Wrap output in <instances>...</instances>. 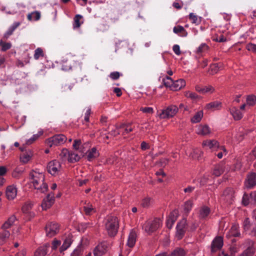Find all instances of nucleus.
<instances>
[{"label": "nucleus", "mask_w": 256, "mask_h": 256, "mask_svg": "<svg viewBox=\"0 0 256 256\" xmlns=\"http://www.w3.org/2000/svg\"><path fill=\"white\" fill-rule=\"evenodd\" d=\"M34 171L30 172V178L32 180L31 182L33 184L35 189L38 190L42 193H44L48 190V184L44 182V176L42 174H34Z\"/></svg>", "instance_id": "obj_1"}, {"label": "nucleus", "mask_w": 256, "mask_h": 256, "mask_svg": "<svg viewBox=\"0 0 256 256\" xmlns=\"http://www.w3.org/2000/svg\"><path fill=\"white\" fill-rule=\"evenodd\" d=\"M105 228L110 236H114L119 228L118 218L114 216H108L104 220Z\"/></svg>", "instance_id": "obj_2"}, {"label": "nucleus", "mask_w": 256, "mask_h": 256, "mask_svg": "<svg viewBox=\"0 0 256 256\" xmlns=\"http://www.w3.org/2000/svg\"><path fill=\"white\" fill-rule=\"evenodd\" d=\"M66 137L63 134H55L46 140L48 146L52 148L64 144L66 140Z\"/></svg>", "instance_id": "obj_3"}, {"label": "nucleus", "mask_w": 256, "mask_h": 256, "mask_svg": "<svg viewBox=\"0 0 256 256\" xmlns=\"http://www.w3.org/2000/svg\"><path fill=\"white\" fill-rule=\"evenodd\" d=\"M246 249L239 256H253L256 252L255 242L250 240L246 239L242 244Z\"/></svg>", "instance_id": "obj_4"}, {"label": "nucleus", "mask_w": 256, "mask_h": 256, "mask_svg": "<svg viewBox=\"0 0 256 256\" xmlns=\"http://www.w3.org/2000/svg\"><path fill=\"white\" fill-rule=\"evenodd\" d=\"M162 225V220L159 218H155L152 221L146 222L143 226L144 230L149 234L158 229Z\"/></svg>", "instance_id": "obj_5"}, {"label": "nucleus", "mask_w": 256, "mask_h": 256, "mask_svg": "<svg viewBox=\"0 0 256 256\" xmlns=\"http://www.w3.org/2000/svg\"><path fill=\"white\" fill-rule=\"evenodd\" d=\"M178 108L175 105H170L166 109L162 110L159 114L162 119L168 118L173 117L178 112Z\"/></svg>", "instance_id": "obj_6"}, {"label": "nucleus", "mask_w": 256, "mask_h": 256, "mask_svg": "<svg viewBox=\"0 0 256 256\" xmlns=\"http://www.w3.org/2000/svg\"><path fill=\"white\" fill-rule=\"evenodd\" d=\"M186 218L182 219L177 224L176 236L178 240L182 239L184 236L186 230Z\"/></svg>", "instance_id": "obj_7"}, {"label": "nucleus", "mask_w": 256, "mask_h": 256, "mask_svg": "<svg viewBox=\"0 0 256 256\" xmlns=\"http://www.w3.org/2000/svg\"><path fill=\"white\" fill-rule=\"evenodd\" d=\"M244 186L247 189L252 188L256 186V173L250 172L246 176L244 182Z\"/></svg>", "instance_id": "obj_8"}, {"label": "nucleus", "mask_w": 256, "mask_h": 256, "mask_svg": "<svg viewBox=\"0 0 256 256\" xmlns=\"http://www.w3.org/2000/svg\"><path fill=\"white\" fill-rule=\"evenodd\" d=\"M61 168L60 162L56 160H54L50 162L47 166V170L48 173L52 176L56 175Z\"/></svg>", "instance_id": "obj_9"}, {"label": "nucleus", "mask_w": 256, "mask_h": 256, "mask_svg": "<svg viewBox=\"0 0 256 256\" xmlns=\"http://www.w3.org/2000/svg\"><path fill=\"white\" fill-rule=\"evenodd\" d=\"M234 191L232 188H228L223 192L222 198L228 204H232L234 198Z\"/></svg>", "instance_id": "obj_10"}, {"label": "nucleus", "mask_w": 256, "mask_h": 256, "mask_svg": "<svg viewBox=\"0 0 256 256\" xmlns=\"http://www.w3.org/2000/svg\"><path fill=\"white\" fill-rule=\"evenodd\" d=\"M46 235L48 237H52L58 232V226L56 223L50 222L45 227Z\"/></svg>", "instance_id": "obj_11"}, {"label": "nucleus", "mask_w": 256, "mask_h": 256, "mask_svg": "<svg viewBox=\"0 0 256 256\" xmlns=\"http://www.w3.org/2000/svg\"><path fill=\"white\" fill-rule=\"evenodd\" d=\"M54 194L52 192L48 194L41 204L42 210H46L50 208L54 204Z\"/></svg>", "instance_id": "obj_12"}, {"label": "nucleus", "mask_w": 256, "mask_h": 256, "mask_svg": "<svg viewBox=\"0 0 256 256\" xmlns=\"http://www.w3.org/2000/svg\"><path fill=\"white\" fill-rule=\"evenodd\" d=\"M223 244L222 238L220 236L216 237L211 244V252L214 253L220 250L222 247Z\"/></svg>", "instance_id": "obj_13"}, {"label": "nucleus", "mask_w": 256, "mask_h": 256, "mask_svg": "<svg viewBox=\"0 0 256 256\" xmlns=\"http://www.w3.org/2000/svg\"><path fill=\"white\" fill-rule=\"evenodd\" d=\"M6 194L8 199L14 200L16 196L17 190L14 186H9L7 187Z\"/></svg>", "instance_id": "obj_14"}, {"label": "nucleus", "mask_w": 256, "mask_h": 256, "mask_svg": "<svg viewBox=\"0 0 256 256\" xmlns=\"http://www.w3.org/2000/svg\"><path fill=\"white\" fill-rule=\"evenodd\" d=\"M72 242V236L68 234L66 236L62 245L60 248V252L62 253L68 249L71 245Z\"/></svg>", "instance_id": "obj_15"}, {"label": "nucleus", "mask_w": 256, "mask_h": 256, "mask_svg": "<svg viewBox=\"0 0 256 256\" xmlns=\"http://www.w3.org/2000/svg\"><path fill=\"white\" fill-rule=\"evenodd\" d=\"M136 231L133 229L131 230L130 232L127 242V245L130 248H132L134 246L136 242Z\"/></svg>", "instance_id": "obj_16"}, {"label": "nucleus", "mask_w": 256, "mask_h": 256, "mask_svg": "<svg viewBox=\"0 0 256 256\" xmlns=\"http://www.w3.org/2000/svg\"><path fill=\"white\" fill-rule=\"evenodd\" d=\"M210 208L207 206H202L199 210L198 218L200 220L205 219L210 214Z\"/></svg>", "instance_id": "obj_17"}, {"label": "nucleus", "mask_w": 256, "mask_h": 256, "mask_svg": "<svg viewBox=\"0 0 256 256\" xmlns=\"http://www.w3.org/2000/svg\"><path fill=\"white\" fill-rule=\"evenodd\" d=\"M196 90L197 92L202 94H204L207 92L212 93L214 90V88L212 86H196Z\"/></svg>", "instance_id": "obj_18"}, {"label": "nucleus", "mask_w": 256, "mask_h": 256, "mask_svg": "<svg viewBox=\"0 0 256 256\" xmlns=\"http://www.w3.org/2000/svg\"><path fill=\"white\" fill-rule=\"evenodd\" d=\"M50 247L48 244L39 247L34 252V256H45L48 252V248Z\"/></svg>", "instance_id": "obj_19"}, {"label": "nucleus", "mask_w": 256, "mask_h": 256, "mask_svg": "<svg viewBox=\"0 0 256 256\" xmlns=\"http://www.w3.org/2000/svg\"><path fill=\"white\" fill-rule=\"evenodd\" d=\"M222 108V102L219 101L210 102L206 106V109L208 110H219Z\"/></svg>", "instance_id": "obj_20"}, {"label": "nucleus", "mask_w": 256, "mask_h": 256, "mask_svg": "<svg viewBox=\"0 0 256 256\" xmlns=\"http://www.w3.org/2000/svg\"><path fill=\"white\" fill-rule=\"evenodd\" d=\"M230 110L231 114L235 120H238L242 118V114L238 108L232 107L230 109Z\"/></svg>", "instance_id": "obj_21"}, {"label": "nucleus", "mask_w": 256, "mask_h": 256, "mask_svg": "<svg viewBox=\"0 0 256 256\" xmlns=\"http://www.w3.org/2000/svg\"><path fill=\"white\" fill-rule=\"evenodd\" d=\"M174 33L178 34L180 36L185 37L188 35V32L184 28L180 25L176 26L173 28Z\"/></svg>", "instance_id": "obj_22"}, {"label": "nucleus", "mask_w": 256, "mask_h": 256, "mask_svg": "<svg viewBox=\"0 0 256 256\" xmlns=\"http://www.w3.org/2000/svg\"><path fill=\"white\" fill-rule=\"evenodd\" d=\"M186 86V82L183 79H180L176 81H174L172 86V90L176 91Z\"/></svg>", "instance_id": "obj_23"}, {"label": "nucleus", "mask_w": 256, "mask_h": 256, "mask_svg": "<svg viewBox=\"0 0 256 256\" xmlns=\"http://www.w3.org/2000/svg\"><path fill=\"white\" fill-rule=\"evenodd\" d=\"M87 159L88 161L90 162L92 160L96 158L99 156V153L97 151L96 148H92L91 150H88L86 152Z\"/></svg>", "instance_id": "obj_24"}, {"label": "nucleus", "mask_w": 256, "mask_h": 256, "mask_svg": "<svg viewBox=\"0 0 256 256\" xmlns=\"http://www.w3.org/2000/svg\"><path fill=\"white\" fill-rule=\"evenodd\" d=\"M218 141L212 140H206L202 142L203 146H207L210 148L216 149L218 147Z\"/></svg>", "instance_id": "obj_25"}, {"label": "nucleus", "mask_w": 256, "mask_h": 256, "mask_svg": "<svg viewBox=\"0 0 256 256\" xmlns=\"http://www.w3.org/2000/svg\"><path fill=\"white\" fill-rule=\"evenodd\" d=\"M20 25V22H15L11 26L4 34V38L7 39L12 35L14 31Z\"/></svg>", "instance_id": "obj_26"}, {"label": "nucleus", "mask_w": 256, "mask_h": 256, "mask_svg": "<svg viewBox=\"0 0 256 256\" xmlns=\"http://www.w3.org/2000/svg\"><path fill=\"white\" fill-rule=\"evenodd\" d=\"M10 236L9 231L3 230L2 232L0 233V246L2 245L6 241Z\"/></svg>", "instance_id": "obj_27"}, {"label": "nucleus", "mask_w": 256, "mask_h": 256, "mask_svg": "<svg viewBox=\"0 0 256 256\" xmlns=\"http://www.w3.org/2000/svg\"><path fill=\"white\" fill-rule=\"evenodd\" d=\"M74 86V83L65 84H62L61 92L64 94H68L72 90Z\"/></svg>", "instance_id": "obj_28"}, {"label": "nucleus", "mask_w": 256, "mask_h": 256, "mask_svg": "<svg viewBox=\"0 0 256 256\" xmlns=\"http://www.w3.org/2000/svg\"><path fill=\"white\" fill-rule=\"evenodd\" d=\"M16 220L14 216H12L9 218L2 224V228L3 230H6L10 228L14 224Z\"/></svg>", "instance_id": "obj_29"}, {"label": "nucleus", "mask_w": 256, "mask_h": 256, "mask_svg": "<svg viewBox=\"0 0 256 256\" xmlns=\"http://www.w3.org/2000/svg\"><path fill=\"white\" fill-rule=\"evenodd\" d=\"M186 252L184 249L180 248H176L168 256H185Z\"/></svg>", "instance_id": "obj_30"}, {"label": "nucleus", "mask_w": 256, "mask_h": 256, "mask_svg": "<svg viewBox=\"0 0 256 256\" xmlns=\"http://www.w3.org/2000/svg\"><path fill=\"white\" fill-rule=\"evenodd\" d=\"M224 172V166L222 164H217L214 166L212 174L216 176H220Z\"/></svg>", "instance_id": "obj_31"}, {"label": "nucleus", "mask_w": 256, "mask_h": 256, "mask_svg": "<svg viewBox=\"0 0 256 256\" xmlns=\"http://www.w3.org/2000/svg\"><path fill=\"white\" fill-rule=\"evenodd\" d=\"M80 159V156L74 152H70L69 154L68 160L72 163L76 162Z\"/></svg>", "instance_id": "obj_32"}, {"label": "nucleus", "mask_w": 256, "mask_h": 256, "mask_svg": "<svg viewBox=\"0 0 256 256\" xmlns=\"http://www.w3.org/2000/svg\"><path fill=\"white\" fill-rule=\"evenodd\" d=\"M40 18V13L38 11H34L28 15V19L29 20H38Z\"/></svg>", "instance_id": "obj_33"}, {"label": "nucleus", "mask_w": 256, "mask_h": 256, "mask_svg": "<svg viewBox=\"0 0 256 256\" xmlns=\"http://www.w3.org/2000/svg\"><path fill=\"white\" fill-rule=\"evenodd\" d=\"M222 64L221 63L213 64L210 66V70L212 74L217 73L220 68L222 67Z\"/></svg>", "instance_id": "obj_34"}, {"label": "nucleus", "mask_w": 256, "mask_h": 256, "mask_svg": "<svg viewBox=\"0 0 256 256\" xmlns=\"http://www.w3.org/2000/svg\"><path fill=\"white\" fill-rule=\"evenodd\" d=\"M203 116L202 110H200L196 112L194 116L192 118L191 122L192 123H198L200 122Z\"/></svg>", "instance_id": "obj_35"}, {"label": "nucleus", "mask_w": 256, "mask_h": 256, "mask_svg": "<svg viewBox=\"0 0 256 256\" xmlns=\"http://www.w3.org/2000/svg\"><path fill=\"white\" fill-rule=\"evenodd\" d=\"M210 129L208 125L200 126L198 128V134L202 135H206L210 133Z\"/></svg>", "instance_id": "obj_36"}, {"label": "nucleus", "mask_w": 256, "mask_h": 256, "mask_svg": "<svg viewBox=\"0 0 256 256\" xmlns=\"http://www.w3.org/2000/svg\"><path fill=\"white\" fill-rule=\"evenodd\" d=\"M162 82L166 87L170 88L172 90V86L174 84V80L168 76H166L165 78H163Z\"/></svg>", "instance_id": "obj_37"}, {"label": "nucleus", "mask_w": 256, "mask_h": 256, "mask_svg": "<svg viewBox=\"0 0 256 256\" xmlns=\"http://www.w3.org/2000/svg\"><path fill=\"white\" fill-rule=\"evenodd\" d=\"M131 124L128 123L127 124H122L120 126L118 127L119 129L124 128V131L122 132V134H127L133 130V128L130 127Z\"/></svg>", "instance_id": "obj_38"}, {"label": "nucleus", "mask_w": 256, "mask_h": 256, "mask_svg": "<svg viewBox=\"0 0 256 256\" xmlns=\"http://www.w3.org/2000/svg\"><path fill=\"white\" fill-rule=\"evenodd\" d=\"M239 226L237 224H234L230 230V234L232 236L234 237H238L240 235V234L238 230Z\"/></svg>", "instance_id": "obj_39"}, {"label": "nucleus", "mask_w": 256, "mask_h": 256, "mask_svg": "<svg viewBox=\"0 0 256 256\" xmlns=\"http://www.w3.org/2000/svg\"><path fill=\"white\" fill-rule=\"evenodd\" d=\"M70 152L66 148H63L59 154V156L62 161L68 160Z\"/></svg>", "instance_id": "obj_40"}, {"label": "nucleus", "mask_w": 256, "mask_h": 256, "mask_svg": "<svg viewBox=\"0 0 256 256\" xmlns=\"http://www.w3.org/2000/svg\"><path fill=\"white\" fill-rule=\"evenodd\" d=\"M84 210L86 215L90 216L96 212L95 209L91 204H88L87 206H84Z\"/></svg>", "instance_id": "obj_41"}, {"label": "nucleus", "mask_w": 256, "mask_h": 256, "mask_svg": "<svg viewBox=\"0 0 256 256\" xmlns=\"http://www.w3.org/2000/svg\"><path fill=\"white\" fill-rule=\"evenodd\" d=\"M92 223L88 222H81L78 224V229L80 231L84 232L88 228L92 226Z\"/></svg>", "instance_id": "obj_42"}, {"label": "nucleus", "mask_w": 256, "mask_h": 256, "mask_svg": "<svg viewBox=\"0 0 256 256\" xmlns=\"http://www.w3.org/2000/svg\"><path fill=\"white\" fill-rule=\"evenodd\" d=\"M176 214H177V212L175 210L173 211L170 213L169 216H168V220H170V227L172 226L174 222L176 220V218H177Z\"/></svg>", "instance_id": "obj_43"}, {"label": "nucleus", "mask_w": 256, "mask_h": 256, "mask_svg": "<svg viewBox=\"0 0 256 256\" xmlns=\"http://www.w3.org/2000/svg\"><path fill=\"white\" fill-rule=\"evenodd\" d=\"M193 205L192 202L190 200L186 201L184 205V210L186 212L188 213L192 210Z\"/></svg>", "instance_id": "obj_44"}, {"label": "nucleus", "mask_w": 256, "mask_h": 256, "mask_svg": "<svg viewBox=\"0 0 256 256\" xmlns=\"http://www.w3.org/2000/svg\"><path fill=\"white\" fill-rule=\"evenodd\" d=\"M42 134L43 132L40 131L38 132V134H34L31 138L26 140V144L28 145L32 144L36 140L40 135Z\"/></svg>", "instance_id": "obj_45"}, {"label": "nucleus", "mask_w": 256, "mask_h": 256, "mask_svg": "<svg viewBox=\"0 0 256 256\" xmlns=\"http://www.w3.org/2000/svg\"><path fill=\"white\" fill-rule=\"evenodd\" d=\"M208 49V46L205 43L202 44L197 48L196 53L198 54L204 52Z\"/></svg>", "instance_id": "obj_46"}, {"label": "nucleus", "mask_w": 256, "mask_h": 256, "mask_svg": "<svg viewBox=\"0 0 256 256\" xmlns=\"http://www.w3.org/2000/svg\"><path fill=\"white\" fill-rule=\"evenodd\" d=\"M82 16L80 14H76L74 18V22L73 24V28H78L80 26L81 23L80 22V20L82 18Z\"/></svg>", "instance_id": "obj_47"}, {"label": "nucleus", "mask_w": 256, "mask_h": 256, "mask_svg": "<svg viewBox=\"0 0 256 256\" xmlns=\"http://www.w3.org/2000/svg\"><path fill=\"white\" fill-rule=\"evenodd\" d=\"M94 256H102L104 254V251L102 246H98L94 250Z\"/></svg>", "instance_id": "obj_48"}, {"label": "nucleus", "mask_w": 256, "mask_h": 256, "mask_svg": "<svg viewBox=\"0 0 256 256\" xmlns=\"http://www.w3.org/2000/svg\"><path fill=\"white\" fill-rule=\"evenodd\" d=\"M256 102V96L254 95L248 96L246 98L247 104L250 106H254Z\"/></svg>", "instance_id": "obj_49"}, {"label": "nucleus", "mask_w": 256, "mask_h": 256, "mask_svg": "<svg viewBox=\"0 0 256 256\" xmlns=\"http://www.w3.org/2000/svg\"><path fill=\"white\" fill-rule=\"evenodd\" d=\"M31 155L28 153H24L20 156V159L22 162L24 164L27 163L30 160Z\"/></svg>", "instance_id": "obj_50"}, {"label": "nucleus", "mask_w": 256, "mask_h": 256, "mask_svg": "<svg viewBox=\"0 0 256 256\" xmlns=\"http://www.w3.org/2000/svg\"><path fill=\"white\" fill-rule=\"evenodd\" d=\"M152 199L150 198H146L142 200V206L144 208H148L152 204Z\"/></svg>", "instance_id": "obj_51"}, {"label": "nucleus", "mask_w": 256, "mask_h": 256, "mask_svg": "<svg viewBox=\"0 0 256 256\" xmlns=\"http://www.w3.org/2000/svg\"><path fill=\"white\" fill-rule=\"evenodd\" d=\"M44 56V52L42 50L38 48H36L34 51V58L36 60H38L40 56Z\"/></svg>", "instance_id": "obj_52"}, {"label": "nucleus", "mask_w": 256, "mask_h": 256, "mask_svg": "<svg viewBox=\"0 0 256 256\" xmlns=\"http://www.w3.org/2000/svg\"><path fill=\"white\" fill-rule=\"evenodd\" d=\"M189 19L192 21V23L198 24L200 22V20H198L197 16L194 14V13H190L189 14Z\"/></svg>", "instance_id": "obj_53"}, {"label": "nucleus", "mask_w": 256, "mask_h": 256, "mask_svg": "<svg viewBox=\"0 0 256 256\" xmlns=\"http://www.w3.org/2000/svg\"><path fill=\"white\" fill-rule=\"evenodd\" d=\"M0 45L2 46V50L3 52H5L8 50H9L12 46L10 43L3 42L2 41H0Z\"/></svg>", "instance_id": "obj_54"}, {"label": "nucleus", "mask_w": 256, "mask_h": 256, "mask_svg": "<svg viewBox=\"0 0 256 256\" xmlns=\"http://www.w3.org/2000/svg\"><path fill=\"white\" fill-rule=\"evenodd\" d=\"M248 36L252 38H256V26H252L248 32Z\"/></svg>", "instance_id": "obj_55"}, {"label": "nucleus", "mask_w": 256, "mask_h": 256, "mask_svg": "<svg viewBox=\"0 0 256 256\" xmlns=\"http://www.w3.org/2000/svg\"><path fill=\"white\" fill-rule=\"evenodd\" d=\"M120 75H122V74H120L119 72H114L110 74L109 76L112 80H117L119 78Z\"/></svg>", "instance_id": "obj_56"}, {"label": "nucleus", "mask_w": 256, "mask_h": 256, "mask_svg": "<svg viewBox=\"0 0 256 256\" xmlns=\"http://www.w3.org/2000/svg\"><path fill=\"white\" fill-rule=\"evenodd\" d=\"M82 251L80 248L75 249L72 253L70 256H82Z\"/></svg>", "instance_id": "obj_57"}, {"label": "nucleus", "mask_w": 256, "mask_h": 256, "mask_svg": "<svg viewBox=\"0 0 256 256\" xmlns=\"http://www.w3.org/2000/svg\"><path fill=\"white\" fill-rule=\"evenodd\" d=\"M246 48L248 50L256 52V44L249 43L246 45Z\"/></svg>", "instance_id": "obj_58"}, {"label": "nucleus", "mask_w": 256, "mask_h": 256, "mask_svg": "<svg viewBox=\"0 0 256 256\" xmlns=\"http://www.w3.org/2000/svg\"><path fill=\"white\" fill-rule=\"evenodd\" d=\"M60 240H54L52 242V249L54 250H56L58 248V247L60 245Z\"/></svg>", "instance_id": "obj_59"}, {"label": "nucleus", "mask_w": 256, "mask_h": 256, "mask_svg": "<svg viewBox=\"0 0 256 256\" xmlns=\"http://www.w3.org/2000/svg\"><path fill=\"white\" fill-rule=\"evenodd\" d=\"M140 110L144 113L152 114L154 112L153 108L151 107L141 108Z\"/></svg>", "instance_id": "obj_60"}, {"label": "nucleus", "mask_w": 256, "mask_h": 256, "mask_svg": "<svg viewBox=\"0 0 256 256\" xmlns=\"http://www.w3.org/2000/svg\"><path fill=\"white\" fill-rule=\"evenodd\" d=\"M82 142L80 140H75L72 146L74 149L78 150L80 148Z\"/></svg>", "instance_id": "obj_61"}, {"label": "nucleus", "mask_w": 256, "mask_h": 256, "mask_svg": "<svg viewBox=\"0 0 256 256\" xmlns=\"http://www.w3.org/2000/svg\"><path fill=\"white\" fill-rule=\"evenodd\" d=\"M172 50L178 56L180 55L181 54L180 48L178 44H174L172 47Z\"/></svg>", "instance_id": "obj_62"}, {"label": "nucleus", "mask_w": 256, "mask_h": 256, "mask_svg": "<svg viewBox=\"0 0 256 256\" xmlns=\"http://www.w3.org/2000/svg\"><path fill=\"white\" fill-rule=\"evenodd\" d=\"M118 128H116L115 130H111L109 133L108 135L110 136L114 137L120 134V132L118 130Z\"/></svg>", "instance_id": "obj_63"}, {"label": "nucleus", "mask_w": 256, "mask_h": 256, "mask_svg": "<svg viewBox=\"0 0 256 256\" xmlns=\"http://www.w3.org/2000/svg\"><path fill=\"white\" fill-rule=\"evenodd\" d=\"M90 113H91V109L90 108H88L86 113H85V116H84V120L86 122H89V119H90Z\"/></svg>", "instance_id": "obj_64"}]
</instances>
